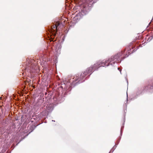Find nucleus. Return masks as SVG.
<instances>
[{"label": "nucleus", "mask_w": 153, "mask_h": 153, "mask_svg": "<svg viewBox=\"0 0 153 153\" xmlns=\"http://www.w3.org/2000/svg\"><path fill=\"white\" fill-rule=\"evenodd\" d=\"M101 67L100 64L98 62L94 64L93 66L88 68L87 70L84 71L83 73L80 75L78 74L76 76L74 77V80L71 83V86H74L79 83L83 82V79L88 74L91 75L92 73L95 70L98 69Z\"/></svg>", "instance_id": "obj_1"}, {"label": "nucleus", "mask_w": 153, "mask_h": 153, "mask_svg": "<svg viewBox=\"0 0 153 153\" xmlns=\"http://www.w3.org/2000/svg\"><path fill=\"white\" fill-rule=\"evenodd\" d=\"M125 50L124 51H121L119 52L116 54L115 55V63H119L121 62V61L124 59L125 58L128 57V56L127 55L126 53L125 56H124L125 54L124 53Z\"/></svg>", "instance_id": "obj_2"}, {"label": "nucleus", "mask_w": 153, "mask_h": 153, "mask_svg": "<svg viewBox=\"0 0 153 153\" xmlns=\"http://www.w3.org/2000/svg\"><path fill=\"white\" fill-rule=\"evenodd\" d=\"M115 58L114 56H112L110 58L108 59L107 61L104 62H100V64L101 67L105 66H108L110 65H113L115 63Z\"/></svg>", "instance_id": "obj_3"}, {"label": "nucleus", "mask_w": 153, "mask_h": 153, "mask_svg": "<svg viewBox=\"0 0 153 153\" xmlns=\"http://www.w3.org/2000/svg\"><path fill=\"white\" fill-rule=\"evenodd\" d=\"M60 24L59 22H56L55 25H53V26H51V31L53 32L57 31V30L58 26Z\"/></svg>", "instance_id": "obj_4"}, {"label": "nucleus", "mask_w": 153, "mask_h": 153, "mask_svg": "<svg viewBox=\"0 0 153 153\" xmlns=\"http://www.w3.org/2000/svg\"><path fill=\"white\" fill-rule=\"evenodd\" d=\"M87 4L89 6H91L94 3L96 2L98 0H84Z\"/></svg>", "instance_id": "obj_5"}, {"label": "nucleus", "mask_w": 153, "mask_h": 153, "mask_svg": "<svg viewBox=\"0 0 153 153\" xmlns=\"http://www.w3.org/2000/svg\"><path fill=\"white\" fill-rule=\"evenodd\" d=\"M153 89V85H148L147 86L145 87L144 90L146 91H149L150 92H152V89Z\"/></svg>", "instance_id": "obj_6"}, {"label": "nucleus", "mask_w": 153, "mask_h": 153, "mask_svg": "<svg viewBox=\"0 0 153 153\" xmlns=\"http://www.w3.org/2000/svg\"><path fill=\"white\" fill-rule=\"evenodd\" d=\"M125 122V119H124V122L123 124V126H122V127H121V129H120V135L121 136H122V130H123V129L124 127V124Z\"/></svg>", "instance_id": "obj_7"}, {"label": "nucleus", "mask_w": 153, "mask_h": 153, "mask_svg": "<svg viewBox=\"0 0 153 153\" xmlns=\"http://www.w3.org/2000/svg\"><path fill=\"white\" fill-rule=\"evenodd\" d=\"M117 70H118V71H120V74H121V69L120 68L117 67Z\"/></svg>", "instance_id": "obj_8"}, {"label": "nucleus", "mask_w": 153, "mask_h": 153, "mask_svg": "<svg viewBox=\"0 0 153 153\" xmlns=\"http://www.w3.org/2000/svg\"><path fill=\"white\" fill-rule=\"evenodd\" d=\"M120 138H121V136H120V140H119V141L117 142V144H116V143H115V146H116V145H117V144H118L119 142V141H120Z\"/></svg>", "instance_id": "obj_9"}, {"label": "nucleus", "mask_w": 153, "mask_h": 153, "mask_svg": "<svg viewBox=\"0 0 153 153\" xmlns=\"http://www.w3.org/2000/svg\"><path fill=\"white\" fill-rule=\"evenodd\" d=\"M151 38V39H150V40H151L153 38V35L151 36L150 37V38Z\"/></svg>", "instance_id": "obj_10"}, {"label": "nucleus", "mask_w": 153, "mask_h": 153, "mask_svg": "<svg viewBox=\"0 0 153 153\" xmlns=\"http://www.w3.org/2000/svg\"><path fill=\"white\" fill-rule=\"evenodd\" d=\"M126 94H127V97L126 102L127 103V101L128 100V94H127V92Z\"/></svg>", "instance_id": "obj_11"}, {"label": "nucleus", "mask_w": 153, "mask_h": 153, "mask_svg": "<svg viewBox=\"0 0 153 153\" xmlns=\"http://www.w3.org/2000/svg\"><path fill=\"white\" fill-rule=\"evenodd\" d=\"M133 51H133V52H134L135 51H136V50H135V51H134V50H133Z\"/></svg>", "instance_id": "obj_12"}, {"label": "nucleus", "mask_w": 153, "mask_h": 153, "mask_svg": "<svg viewBox=\"0 0 153 153\" xmlns=\"http://www.w3.org/2000/svg\"><path fill=\"white\" fill-rule=\"evenodd\" d=\"M30 71H32V72H33V71H32V70H30Z\"/></svg>", "instance_id": "obj_13"}, {"label": "nucleus", "mask_w": 153, "mask_h": 153, "mask_svg": "<svg viewBox=\"0 0 153 153\" xmlns=\"http://www.w3.org/2000/svg\"><path fill=\"white\" fill-rule=\"evenodd\" d=\"M125 106H126H126H127V105H126V104H125Z\"/></svg>", "instance_id": "obj_14"}, {"label": "nucleus", "mask_w": 153, "mask_h": 153, "mask_svg": "<svg viewBox=\"0 0 153 153\" xmlns=\"http://www.w3.org/2000/svg\"><path fill=\"white\" fill-rule=\"evenodd\" d=\"M54 35H56V33H54Z\"/></svg>", "instance_id": "obj_15"}, {"label": "nucleus", "mask_w": 153, "mask_h": 153, "mask_svg": "<svg viewBox=\"0 0 153 153\" xmlns=\"http://www.w3.org/2000/svg\"><path fill=\"white\" fill-rule=\"evenodd\" d=\"M140 46L141 47H142V45H141Z\"/></svg>", "instance_id": "obj_16"}, {"label": "nucleus", "mask_w": 153, "mask_h": 153, "mask_svg": "<svg viewBox=\"0 0 153 153\" xmlns=\"http://www.w3.org/2000/svg\"><path fill=\"white\" fill-rule=\"evenodd\" d=\"M1 97H0V99H1Z\"/></svg>", "instance_id": "obj_17"}, {"label": "nucleus", "mask_w": 153, "mask_h": 153, "mask_svg": "<svg viewBox=\"0 0 153 153\" xmlns=\"http://www.w3.org/2000/svg\"><path fill=\"white\" fill-rule=\"evenodd\" d=\"M129 52H129V51L128 52V53H129Z\"/></svg>", "instance_id": "obj_18"}]
</instances>
